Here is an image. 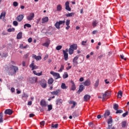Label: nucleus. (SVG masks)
Listing matches in <instances>:
<instances>
[{"label": "nucleus", "instance_id": "f257e3e1", "mask_svg": "<svg viewBox=\"0 0 129 129\" xmlns=\"http://www.w3.org/2000/svg\"><path fill=\"white\" fill-rule=\"evenodd\" d=\"M18 71H19V67L14 65H11L10 67V70L7 71V72L9 75L13 76V75H16Z\"/></svg>", "mask_w": 129, "mask_h": 129}, {"label": "nucleus", "instance_id": "f03ea898", "mask_svg": "<svg viewBox=\"0 0 129 129\" xmlns=\"http://www.w3.org/2000/svg\"><path fill=\"white\" fill-rule=\"evenodd\" d=\"M50 74H51V75H53L55 80H57V79H59V78H61V77L60 76V74L58 73L51 71L50 72Z\"/></svg>", "mask_w": 129, "mask_h": 129}, {"label": "nucleus", "instance_id": "7ed1b4c3", "mask_svg": "<svg viewBox=\"0 0 129 129\" xmlns=\"http://www.w3.org/2000/svg\"><path fill=\"white\" fill-rule=\"evenodd\" d=\"M40 85L42 88H46L47 87V81L45 79H42L40 81Z\"/></svg>", "mask_w": 129, "mask_h": 129}, {"label": "nucleus", "instance_id": "20e7f679", "mask_svg": "<svg viewBox=\"0 0 129 129\" xmlns=\"http://www.w3.org/2000/svg\"><path fill=\"white\" fill-rule=\"evenodd\" d=\"M107 123L108 124V127L107 129H110L112 126V118L110 117V118L108 119Z\"/></svg>", "mask_w": 129, "mask_h": 129}, {"label": "nucleus", "instance_id": "39448f33", "mask_svg": "<svg viewBox=\"0 0 129 129\" xmlns=\"http://www.w3.org/2000/svg\"><path fill=\"white\" fill-rule=\"evenodd\" d=\"M37 77H35L29 78L28 79V81H29L30 83H31L32 84L36 83V82H37Z\"/></svg>", "mask_w": 129, "mask_h": 129}, {"label": "nucleus", "instance_id": "423d86ee", "mask_svg": "<svg viewBox=\"0 0 129 129\" xmlns=\"http://www.w3.org/2000/svg\"><path fill=\"white\" fill-rule=\"evenodd\" d=\"M69 103V104H73V106H72L71 107L72 109H73V108H74V107L77 105V103L73 100L70 101Z\"/></svg>", "mask_w": 129, "mask_h": 129}, {"label": "nucleus", "instance_id": "0eeeda50", "mask_svg": "<svg viewBox=\"0 0 129 129\" xmlns=\"http://www.w3.org/2000/svg\"><path fill=\"white\" fill-rule=\"evenodd\" d=\"M34 17L35 14L34 13H31L30 14L29 16L27 17V20H28V21H32V20L34 19Z\"/></svg>", "mask_w": 129, "mask_h": 129}, {"label": "nucleus", "instance_id": "6e6552de", "mask_svg": "<svg viewBox=\"0 0 129 129\" xmlns=\"http://www.w3.org/2000/svg\"><path fill=\"white\" fill-rule=\"evenodd\" d=\"M78 58H79L78 56H77L74 58L73 62L74 66H77V65L78 64V61H77Z\"/></svg>", "mask_w": 129, "mask_h": 129}, {"label": "nucleus", "instance_id": "1a4fd4ad", "mask_svg": "<svg viewBox=\"0 0 129 129\" xmlns=\"http://www.w3.org/2000/svg\"><path fill=\"white\" fill-rule=\"evenodd\" d=\"M65 9L67 11H68L69 12H71V8H70V6H69V2H67L65 3Z\"/></svg>", "mask_w": 129, "mask_h": 129}, {"label": "nucleus", "instance_id": "9d476101", "mask_svg": "<svg viewBox=\"0 0 129 129\" xmlns=\"http://www.w3.org/2000/svg\"><path fill=\"white\" fill-rule=\"evenodd\" d=\"M83 84L85 86H89L91 84V81L90 80L87 79L83 83Z\"/></svg>", "mask_w": 129, "mask_h": 129}, {"label": "nucleus", "instance_id": "9b49d317", "mask_svg": "<svg viewBox=\"0 0 129 129\" xmlns=\"http://www.w3.org/2000/svg\"><path fill=\"white\" fill-rule=\"evenodd\" d=\"M5 114H9V115H12L13 114V110L11 109H7L5 111Z\"/></svg>", "mask_w": 129, "mask_h": 129}, {"label": "nucleus", "instance_id": "f8f14e48", "mask_svg": "<svg viewBox=\"0 0 129 129\" xmlns=\"http://www.w3.org/2000/svg\"><path fill=\"white\" fill-rule=\"evenodd\" d=\"M84 88H85L84 86H83V85H80L79 86V89L77 91V93H78V94H80V93H81V92L83 91V90L84 89Z\"/></svg>", "mask_w": 129, "mask_h": 129}, {"label": "nucleus", "instance_id": "ddd939ff", "mask_svg": "<svg viewBox=\"0 0 129 129\" xmlns=\"http://www.w3.org/2000/svg\"><path fill=\"white\" fill-rule=\"evenodd\" d=\"M23 19H24L23 15H20L16 18V20L18 22H22V21H23Z\"/></svg>", "mask_w": 129, "mask_h": 129}, {"label": "nucleus", "instance_id": "4468645a", "mask_svg": "<svg viewBox=\"0 0 129 129\" xmlns=\"http://www.w3.org/2000/svg\"><path fill=\"white\" fill-rule=\"evenodd\" d=\"M40 105L42 106V107H46V106H47L46 101H45L44 99L41 100L40 101Z\"/></svg>", "mask_w": 129, "mask_h": 129}, {"label": "nucleus", "instance_id": "2eb2a0df", "mask_svg": "<svg viewBox=\"0 0 129 129\" xmlns=\"http://www.w3.org/2000/svg\"><path fill=\"white\" fill-rule=\"evenodd\" d=\"M30 68H32V70H35L38 69V67L34 64V62H32L31 64L29 65Z\"/></svg>", "mask_w": 129, "mask_h": 129}, {"label": "nucleus", "instance_id": "dca6fc26", "mask_svg": "<svg viewBox=\"0 0 129 129\" xmlns=\"http://www.w3.org/2000/svg\"><path fill=\"white\" fill-rule=\"evenodd\" d=\"M72 83V86L71 87V90H72L73 91H74L76 89V86L75 85V83H74V82L73 81H71Z\"/></svg>", "mask_w": 129, "mask_h": 129}, {"label": "nucleus", "instance_id": "f3484780", "mask_svg": "<svg viewBox=\"0 0 129 129\" xmlns=\"http://www.w3.org/2000/svg\"><path fill=\"white\" fill-rule=\"evenodd\" d=\"M61 91H60V90L58 89L56 91H53L51 92V94H52V95H58V94H59V93H60Z\"/></svg>", "mask_w": 129, "mask_h": 129}, {"label": "nucleus", "instance_id": "a211bd4d", "mask_svg": "<svg viewBox=\"0 0 129 129\" xmlns=\"http://www.w3.org/2000/svg\"><path fill=\"white\" fill-rule=\"evenodd\" d=\"M89 99H90V95L87 94L84 96V101H88Z\"/></svg>", "mask_w": 129, "mask_h": 129}, {"label": "nucleus", "instance_id": "6ab92c4d", "mask_svg": "<svg viewBox=\"0 0 129 129\" xmlns=\"http://www.w3.org/2000/svg\"><path fill=\"white\" fill-rule=\"evenodd\" d=\"M63 53L65 61H67V60H68V53H67L65 50H63Z\"/></svg>", "mask_w": 129, "mask_h": 129}, {"label": "nucleus", "instance_id": "aec40b11", "mask_svg": "<svg viewBox=\"0 0 129 129\" xmlns=\"http://www.w3.org/2000/svg\"><path fill=\"white\" fill-rule=\"evenodd\" d=\"M48 21H49V18H48V17H45L42 19V24H44V23H47Z\"/></svg>", "mask_w": 129, "mask_h": 129}, {"label": "nucleus", "instance_id": "412c9836", "mask_svg": "<svg viewBox=\"0 0 129 129\" xmlns=\"http://www.w3.org/2000/svg\"><path fill=\"white\" fill-rule=\"evenodd\" d=\"M33 73L34 75H36V76H41V75H43V72H40V73H37L36 71H33Z\"/></svg>", "mask_w": 129, "mask_h": 129}, {"label": "nucleus", "instance_id": "4be33fe9", "mask_svg": "<svg viewBox=\"0 0 129 129\" xmlns=\"http://www.w3.org/2000/svg\"><path fill=\"white\" fill-rule=\"evenodd\" d=\"M62 102H63V100L61 99H57L56 100V105H60V104H62Z\"/></svg>", "mask_w": 129, "mask_h": 129}, {"label": "nucleus", "instance_id": "5701e85b", "mask_svg": "<svg viewBox=\"0 0 129 129\" xmlns=\"http://www.w3.org/2000/svg\"><path fill=\"white\" fill-rule=\"evenodd\" d=\"M22 38H23V33L21 32L17 34V39H18V40H20L22 39Z\"/></svg>", "mask_w": 129, "mask_h": 129}, {"label": "nucleus", "instance_id": "b1692460", "mask_svg": "<svg viewBox=\"0 0 129 129\" xmlns=\"http://www.w3.org/2000/svg\"><path fill=\"white\" fill-rule=\"evenodd\" d=\"M48 84H49V85H51L52 84H53V83L54 82V79H53V78H50L48 80Z\"/></svg>", "mask_w": 129, "mask_h": 129}, {"label": "nucleus", "instance_id": "393cba45", "mask_svg": "<svg viewBox=\"0 0 129 129\" xmlns=\"http://www.w3.org/2000/svg\"><path fill=\"white\" fill-rule=\"evenodd\" d=\"M70 47L73 50H77V44H74L73 45H71Z\"/></svg>", "mask_w": 129, "mask_h": 129}, {"label": "nucleus", "instance_id": "a878e982", "mask_svg": "<svg viewBox=\"0 0 129 129\" xmlns=\"http://www.w3.org/2000/svg\"><path fill=\"white\" fill-rule=\"evenodd\" d=\"M110 115V112H109V110L106 111L105 113L104 114L105 118H106L107 116H109Z\"/></svg>", "mask_w": 129, "mask_h": 129}, {"label": "nucleus", "instance_id": "bb28decb", "mask_svg": "<svg viewBox=\"0 0 129 129\" xmlns=\"http://www.w3.org/2000/svg\"><path fill=\"white\" fill-rule=\"evenodd\" d=\"M49 45H50V41H47L46 42L43 43L42 46L44 47H46V48H49Z\"/></svg>", "mask_w": 129, "mask_h": 129}, {"label": "nucleus", "instance_id": "cd10ccee", "mask_svg": "<svg viewBox=\"0 0 129 129\" xmlns=\"http://www.w3.org/2000/svg\"><path fill=\"white\" fill-rule=\"evenodd\" d=\"M5 19L6 18V12H2L0 15V19Z\"/></svg>", "mask_w": 129, "mask_h": 129}, {"label": "nucleus", "instance_id": "c85d7f7f", "mask_svg": "<svg viewBox=\"0 0 129 129\" xmlns=\"http://www.w3.org/2000/svg\"><path fill=\"white\" fill-rule=\"evenodd\" d=\"M75 14L73 12L72 13H69V14H66V17H74V15Z\"/></svg>", "mask_w": 129, "mask_h": 129}, {"label": "nucleus", "instance_id": "c756f323", "mask_svg": "<svg viewBox=\"0 0 129 129\" xmlns=\"http://www.w3.org/2000/svg\"><path fill=\"white\" fill-rule=\"evenodd\" d=\"M98 85H99V79H97V81L95 82L94 87H95V88H97V87H98Z\"/></svg>", "mask_w": 129, "mask_h": 129}, {"label": "nucleus", "instance_id": "7c9ffc66", "mask_svg": "<svg viewBox=\"0 0 129 129\" xmlns=\"http://www.w3.org/2000/svg\"><path fill=\"white\" fill-rule=\"evenodd\" d=\"M107 97H108V96H107V95L105 94V93L104 94H103V97H102V101H105V100H106V99H107Z\"/></svg>", "mask_w": 129, "mask_h": 129}, {"label": "nucleus", "instance_id": "2f4dec72", "mask_svg": "<svg viewBox=\"0 0 129 129\" xmlns=\"http://www.w3.org/2000/svg\"><path fill=\"white\" fill-rule=\"evenodd\" d=\"M118 104H114L113 108L114 109V110H117L118 109Z\"/></svg>", "mask_w": 129, "mask_h": 129}, {"label": "nucleus", "instance_id": "473e14b6", "mask_svg": "<svg viewBox=\"0 0 129 129\" xmlns=\"http://www.w3.org/2000/svg\"><path fill=\"white\" fill-rule=\"evenodd\" d=\"M126 126V121H124L121 122V127L124 128Z\"/></svg>", "mask_w": 129, "mask_h": 129}, {"label": "nucleus", "instance_id": "72a5a7b5", "mask_svg": "<svg viewBox=\"0 0 129 129\" xmlns=\"http://www.w3.org/2000/svg\"><path fill=\"white\" fill-rule=\"evenodd\" d=\"M73 116L74 118H75V117H77L79 116V114H78V113H77V112H74L73 113Z\"/></svg>", "mask_w": 129, "mask_h": 129}, {"label": "nucleus", "instance_id": "f704fd0d", "mask_svg": "<svg viewBox=\"0 0 129 129\" xmlns=\"http://www.w3.org/2000/svg\"><path fill=\"white\" fill-rule=\"evenodd\" d=\"M97 24H98V22H97V21H96V20L93 21L92 22L93 27L94 28L96 27V26L97 25Z\"/></svg>", "mask_w": 129, "mask_h": 129}, {"label": "nucleus", "instance_id": "c9c22d12", "mask_svg": "<svg viewBox=\"0 0 129 129\" xmlns=\"http://www.w3.org/2000/svg\"><path fill=\"white\" fill-rule=\"evenodd\" d=\"M61 88H62V89H67L68 88V87L66 86L65 83H62L61 85Z\"/></svg>", "mask_w": 129, "mask_h": 129}, {"label": "nucleus", "instance_id": "e433bc0d", "mask_svg": "<svg viewBox=\"0 0 129 129\" xmlns=\"http://www.w3.org/2000/svg\"><path fill=\"white\" fill-rule=\"evenodd\" d=\"M117 96L119 97V98H121V96H122V92L121 90L118 91Z\"/></svg>", "mask_w": 129, "mask_h": 129}, {"label": "nucleus", "instance_id": "4c0bfd02", "mask_svg": "<svg viewBox=\"0 0 129 129\" xmlns=\"http://www.w3.org/2000/svg\"><path fill=\"white\" fill-rule=\"evenodd\" d=\"M74 52V49L71 48V47H70L69 49V53L70 55H72V54H73V53Z\"/></svg>", "mask_w": 129, "mask_h": 129}, {"label": "nucleus", "instance_id": "58836bf2", "mask_svg": "<svg viewBox=\"0 0 129 129\" xmlns=\"http://www.w3.org/2000/svg\"><path fill=\"white\" fill-rule=\"evenodd\" d=\"M55 28H56V29H60V24L59 23V22L58 21H57L56 22V23L54 25Z\"/></svg>", "mask_w": 129, "mask_h": 129}, {"label": "nucleus", "instance_id": "ea45409f", "mask_svg": "<svg viewBox=\"0 0 129 129\" xmlns=\"http://www.w3.org/2000/svg\"><path fill=\"white\" fill-rule=\"evenodd\" d=\"M56 9H57V11H58V12H60V11H61L62 7L61 6V5H57Z\"/></svg>", "mask_w": 129, "mask_h": 129}, {"label": "nucleus", "instance_id": "a19ab883", "mask_svg": "<svg viewBox=\"0 0 129 129\" xmlns=\"http://www.w3.org/2000/svg\"><path fill=\"white\" fill-rule=\"evenodd\" d=\"M64 70V65L61 64L60 65V69L58 71V72H62Z\"/></svg>", "mask_w": 129, "mask_h": 129}, {"label": "nucleus", "instance_id": "79ce46f5", "mask_svg": "<svg viewBox=\"0 0 129 129\" xmlns=\"http://www.w3.org/2000/svg\"><path fill=\"white\" fill-rule=\"evenodd\" d=\"M47 107H48V111H50V110H52L53 109V106L51 104L50 105H48Z\"/></svg>", "mask_w": 129, "mask_h": 129}, {"label": "nucleus", "instance_id": "37998d69", "mask_svg": "<svg viewBox=\"0 0 129 129\" xmlns=\"http://www.w3.org/2000/svg\"><path fill=\"white\" fill-rule=\"evenodd\" d=\"M4 122V119H3V113H0V123Z\"/></svg>", "mask_w": 129, "mask_h": 129}, {"label": "nucleus", "instance_id": "c03bdc74", "mask_svg": "<svg viewBox=\"0 0 129 129\" xmlns=\"http://www.w3.org/2000/svg\"><path fill=\"white\" fill-rule=\"evenodd\" d=\"M58 125V124H51V127H52L53 128H57Z\"/></svg>", "mask_w": 129, "mask_h": 129}, {"label": "nucleus", "instance_id": "a18cd8bd", "mask_svg": "<svg viewBox=\"0 0 129 129\" xmlns=\"http://www.w3.org/2000/svg\"><path fill=\"white\" fill-rule=\"evenodd\" d=\"M58 23L60 26V25H65V20H61V21H58Z\"/></svg>", "mask_w": 129, "mask_h": 129}, {"label": "nucleus", "instance_id": "49530a36", "mask_svg": "<svg viewBox=\"0 0 129 129\" xmlns=\"http://www.w3.org/2000/svg\"><path fill=\"white\" fill-rule=\"evenodd\" d=\"M62 49V46L61 45H58L56 47V50L57 51H59V50H61Z\"/></svg>", "mask_w": 129, "mask_h": 129}, {"label": "nucleus", "instance_id": "de8ad7c7", "mask_svg": "<svg viewBox=\"0 0 129 129\" xmlns=\"http://www.w3.org/2000/svg\"><path fill=\"white\" fill-rule=\"evenodd\" d=\"M105 93L107 95L108 97L111 94V92L109 91H106V92H105Z\"/></svg>", "mask_w": 129, "mask_h": 129}, {"label": "nucleus", "instance_id": "09e8293b", "mask_svg": "<svg viewBox=\"0 0 129 129\" xmlns=\"http://www.w3.org/2000/svg\"><path fill=\"white\" fill-rule=\"evenodd\" d=\"M13 24L14 25V26H15V27H17V26H18L19 25V23L17 22V21H14L13 22Z\"/></svg>", "mask_w": 129, "mask_h": 129}, {"label": "nucleus", "instance_id": "8fccbe9b", "mask_svg": "<svg viewBox=\"0 0 129 129\" xmlns=\"http://www.w3.org/2000/svg\"><path fill=\"white\" fill-rule=\"evenodd\" d=\"M66 26H69L70 25V20L68 19L66 20Z\"/></svg>", "mask_w": 129, "mask_h": 129}, {"label": "nucleus", "instance_id": "3c124183", "mask_svg": "<svg viewBox=\"0 0 129 129\" xmlns=\"http://www.w3.org/2000/svg\"><path fill=\"white\" fill-rule=\"evenodd\" d=\"M123 112V111H122V110L120 109V110H117L116 111V113H122Z\"/></svg>", "mask_w": 129, "mask_h": 129}, {"label": "nucleus", "instance_id": "603ef678", "mask_svg": "<svg viewBox=\"0 0 129 129\" xmlns=\"http://www.w3.org/2000/svg\"><path fill=\"white\" fill-rule=\"evenodd\" d=\"M68 74L66 73L63 76V79H66V78H68Z\"/></svg>", "mask_w": 129, "mask_h": 129}, {"label": "nucleus", "instance_id": "864d4df0", "mask_svg": "<svg viewBox=\"0 0 129 129\" xmlns=\"http://www.w3.org/2000/svg\"><path fill=\"white\" fill-rule=\"evenodd\" d=\"M13 6L14 7H18V6H19V3H18V2H14L13 3Z\"/></svg>", "mask_w": 129, "mask_h": 129}, {"label": "nucleus", "instance_id": "5fc2aeb1", "mask_svg": "<svg viewBox=\"0 0 129 129\" xmlns=\"http://www.w3.org/2000/svg\"><path fill=\"white\" fill-rule=\"evenodd\" d=\"M25 27H27V28H31L32 26L31 25V24L27 23L25 24Z\"/></svg>", "mask_w": 129, "mask_h": 129}, {"label": "nucleus", "instance_id": "6e6d98bb", "mask_svg": "<svg viewBox=\"0 0 129 129\" xmlns=\"http://www.w3.org/2000/svg\"><path fill=\"white\" fill-rule=\"evenodd\" d=\"M36 61H38V60H41L42 59V57L41 56H36V58H35Z\"/></svg>", "mask_w": 129, "mask_h": 129}, {"label": "nucleus", "instance_id": "4d7b16f0", "mask_svg": "<svg viewBox=\"0 0 129 129\" xmlns=\"http://www.w3.org/2000/svg\"><path fill=\"white\" fill-rule=\"evenodd\" d=\"M128 112L127 111H126V112L122 114V116L123 117H125L126 116V115H127Z\"/></svg>", "mask_w": 129, "mask_h": 129}, {"label": "nucleus", "instance_id": "13d9d810", "mask_svg": "<svg viewBox=\"0 0 129 129\" xmlns=\"http://www.w3.org/2000/svg\"><path fill=\"white\" fill-rule=\"evenodd\" d=\"M40 125H42V126H44L45 125V121H42L40 122Z\"/></svg>", "mask_w": 129, "mask_h": 129}, {"label": "nucleus", "instance_id": "bf43d9fd", "mask_svg": "<svg viewBox=\"0 0 129 129\" xmlns=\"http://www.w3.org/2000/svg\"><path fill=\"white\" fill-rule=\"evenodd\" d=\"M120 58L123 59L124 61H126V58H124V56L123 55H120Z\"/></svg>", "mask_w": 129, "mask_h": 129}, {"label": "nucleus", "instance_id": "052dcab7", "mask_svg": "<svg viewBox=\"0 0 129 129\" xmlns=\"http://www.w3.org/2000/svg\"><path fill=\"white\" fill-rule=\"evenodd\" d=\"M86 43H87V41H83L82 42V45L83 46H85V45L86 44Z\"/></svg>", "mask_w": 129, "mask_h": 129}, {"label": "nucleus", "instance_id": "680f3d73", "mask_svg": "<svg viewBox=\"0 0 129 129\" xmlns=\"http://www.w3.org/2000/svg\"><path fill=\"white\" fill-rule=\"evenodd\" d=\"M32 40H33V39H32L31 37L28 38V43H32Z\"/></svg>", "mask_w": 129, "mask_h": 129}, {"label": "nucleus", "instance_id": "e2e57ef3", "mask_svg": "<svg viewBox=\"0 0 129 129\" xmlns=\"http://www.w3.org/2000/svg\"><path fill=\"white\" fill-rule=\"evenodd\" d=\"M33 116H35V114L33 113H31L29 114V117H33Z\"/></svg>", "mask_w": 129, "mask_h": 129}, {"label": "nucleus", "instance_id": "0e129e2a", "mask_svg": "<svg viewBox=\"0 0 129 129\" xmlns=\"http://www.w3.org/2000/svg\"><path fill=\"white\" fill-rule=\"evenodd\" d=\"M79 80H80V82H82V81H84V79L83 78V77H82V78H80Z\"/></svg>", "mask_w": 129, "mask_h": 129}, {"label": "nucleus", "instance_id": "69168bd1", "mask_svg": "<svg viewBox=\"0 0 129 129\" xmlns=\"http://www.w3.org/2000/svg\"><path fill=\"white\" fill-rule=\"evenodd\" d=\"M89 126H92V125H93V123L92 122H90L89 123Z\"/></svg>", "mask_w": 129, "mask_h": 129}, {"label": "nucleus", "instance_id": "338daca9", "mask_svg": "<svg viewBox=\"0 0 129 129\" xmlns=\"http://www.w3.org/2000/svg\"><path fill=\"white\" fill-rule=\"evenodd\" d=\"M22 65L24 67H25V66H26V62L25 61H23L22 62Z\"/></svg>", "mask_w": 129, "mask_h": 129}, {"label": "nucleus", "instance_id": "774afa93", "mask_svg": "<svg viewBox=\"0 0 129 129\" xmlns=\"http://www.w3.org/2000/svg\"><path fill=\"white\" fill-rule=\"evenodd\" d=\"M28 105H32V101H29L28 102Z\"/></svg>", "mask_w": 129, "mask_h": 129}]
</instances>
